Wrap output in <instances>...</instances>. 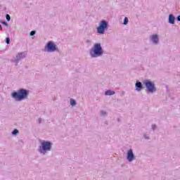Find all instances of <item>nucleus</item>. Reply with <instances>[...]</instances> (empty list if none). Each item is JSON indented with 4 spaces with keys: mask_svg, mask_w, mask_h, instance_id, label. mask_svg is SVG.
Returning a JSON list of instances; mask_svg holds the SVG:
<instances>
[{
    "mask_svg": "<svg viewBox=\"0 0 180 180\" xmlns=\"http://www.w3.org/2000/svg\"><path fill=\"white\" fill-rule=\"evenodd\" d=\"M29 96V91L26 89H20L18 91H14L11 93V97L17 102H22L25 99H27Z\"/></svg>",
    "mask_w": 180,
    "mask_h": 180,
    "instance_id": "f257e3e1",
    "label": "nucleus"
},
{
    "mask_svg": "<svg viewBox=\"0 0 180 180\" xmlns=\"http://www.w3.org/2000/svg\"><path fill=\"white\" fill-rule=\"evenodd\" d=\"M89 55L91 58H98L103 56V49L101 43H96L93 47L89 50Z\"/></svg>",
    "mask_w": 180,
    "mask_h": 180,
    "instance_id": "f03ea898",
    "label": "nucleus"
},
{
    "mask_svg": "<svg viewBox=\"0 0 180 180\" xmlns=\"http://www.w3.org/2000/svg\"><path fill=\"white\" fill-rule=\"evenodd\" d=\"M53 147V143L50 141H43L41 142L38 151L40 154H43L46 155L49 151H51V148Z\"/></svg>",
    "mask_w": 180,
    "mask_h": 180,
    "instance_id": "7ed1b4c3",
    "label": "nucleus"
},
{
    "mask_svg": "<svg viewBox=\"0 0 180 180\" xmlns=\"http://www.w3.org/2000/svg\"><path fill=\"white\" fill-rule=\"evenodd\" d=\"M143 84L146 88L147 92L149 94H154L155 92H157V87H155V83H154V82L146 79L143 82Z\"/></svg>",
    "mask_w": 180,
    "mask_h": 180,
    "instance_id": "20e7f679",
    "label": "nucleus"
},
{
    "mask_svg": "<svg viewBox=\"0 0 180 180\" xmlns=\"http://www.w3.org/2000/svg\"><path fill=\"white\" fill-rule=\"evenodd\" d=\"M44 51L46 53H54V51H60V50L53 41H49L46 43V46H44Z\"/></svg>",
    "mask_w": 180,
    "mask_h": 180,
    "instance_id": "39448f33",
    "label": "nucleus"
},
{
    "mask_svg": "<svg viewBox=\"0 0 180 180\" xmlns=\"http://www.w3.org/2000/svg\"><path fill=\"white\" fill-rule=\"evenodd\" d=\"M108 27L109 22L105 20H102L97 27V33H98V34H105V32L108 30Z\"/></svg>",
    "mask_w": 180,
    "mask_h": 180,
    "instance_id": "423d86ee",
    "label": "nucleus"
},
{
    "mask_svg": "<svg viewBox=\"0 0 180 180\" xmlns=\"http://www.w3.org/2000/svg\"><path fill=\"white\" fill-rule=\"evenodd\" d=\"M26 56H27V53H26V52L18 53L16 57L15 58V59L13 60V62L15 63V65H18L20 60H23V58H26Z\"/></svg>",
    "mask_w": 180,
    "mask_h": 180,
    "instance_id": "0eeeda50",
    "label": "nucleus"
},
{
    "mask_svg": "<svg viewBox=\"0 0 180 180\" xmlns=\"http://www.w3.org/2000/svg\"><path fill=\"white\" fill-rule=\"evenodd\" d=\"M150 41L153 44L157 45L160 43V38H158V34H153L150 36Z\"/></svg>",
    "mask_w": 180,
    "mask_h": 180,
    "instance_id": "6e6552de",
    "label": "nucleus"
},
{
    "mask_svg": "<svg viewBox=\"0 0 180 180\" xmlns=\"http://www.w3.org/2000/svg\"><path fill=\"white\" fill-rule=\"evenodd\" d=\"M134 158H135V156H134V153H133V150L129 149L127 153V160H128L129 162H131V161H133Z\"/></svg>",
    "mask_w": 180,
    "mask_h": 180,
    "instance_id": "1a4fd4ad",
    "label": "nucleus"
},
{
    "mask_svg": "<svg viewBox=\"0 0 180 180\" xmlns=\"http://www.w3.org/2000/svg\"><path fill=\"white\" fill-rule=\"evenodd\" d=\"M135 88H136V91H137L138 92H140V91L143 89V83H141V82L140 81H136L135 84Z\"/></svg>",
    "mask_w": 180,
    "mask_h": 180,
    "instance_id": "9d476101",
    "label": "nucleus"
},
{
    "mask_svg": "<svg viewBox=\"0 0 180 180\" xmlns=\"http://www.w3.org/2000/svg\"><path fill=\"white\" fill-rule=\"evenodd\" d=\"M168 23L170 25H175V16L173 14L169 15Z\"/></svg>",
    "mask_w": 180,
    "mask_h": 180,
    "instance_id": "9b49d317",
    "label": "nucleus"
},
{
    "mask_svg": "<svg viewBox=\"0 0 180 180\" xmlns=\"http://www.w3.org/2000/svg\"><path fill=\"white\" fill-rule=\"evenodd\" d=\"M115 94H116V92H115V91H112V90H107L105 92V96H110L112 95H115Z\"/></svg>",
    "mask_w": 180,
    "mask_h": 180,
    "instance_id": "f8f14e48",
    "label": "nucleus"
},
{
    "mask_svg": "<svg viewBox=\"0 0 180 180\" xmlns=\"http://www.w3.org/2000/svg\"><path fill=\"white\" fill-rule=\"evenodd\" d=\"M107 115H108V112H106V111L105 110L100 111V116H101V117H103V116H106Z\"/></svg>",
    "mask_w": 180,
    "mask_h": 180,
    "instance_id": "ddd939ff",
    "label": "nucleus"
},
{
    "mask_svg": "<svg viewBox=\"0 0 180 180\" xmlns=\"http://www.w3.org/2000/svg\"><path fill=\"white\" fill-rule=\"evenodd\" d=\"M70 105H71V106H75V105H77V101H75V100L71 98L70 99Z\"/></svg>",
    "mask_w": 180,
    "mask_h": 180,
    "instance_id": "4468645a",
    "label": "nucleus"
},
{
    "mask_svg": "<svg viewBox=\"0 0 180 180\" xmlns=\"http://www.w3.org/2000/svg\"><path fill=\"white\" fill-rule=\"evenodd\" d=\"M11 134H13V136H16V134H19V130L15 129L13 130V131L11 132Z\"/></svg>",
    "mask_w": 180,
    "mask_h": 180,
    "instance_id": "2eb2a0df",
    "label": "nucleus"
},
{
    "mask_svg": "<svg viewBox=\"0 0 180 180\" xmlns=\"http://www.w3.org/2000/svg\"><path fill=\"white\" fill-rule=\"evenodd\" d=\"M127 23H129V18L127 17H125L124 18L123 25H127Z\"/></svg>",
    "mask_w": 180,
    "mask_h": 180,
    "instance_id": "dca6fc26",
    "label": "nucleus"
},
{
    "mask_svg": "<svg viewBox=\"0 0 180 180\" xmlns=\"http://www.w3.org/2000/svg\"><path fill=\"white\" fill-rule=\"evenodd\" d=\"M6 19L7 22H11V15L9 14H6Z\"/></svg>",
    "mask_w": 180,
    "mask_h": 180,
    "instance_id": "f3484780",
    "label": "nucleus"
},
{
    "mask_svg": "<svg viewBox=\"0 0 180 180\" xmlns=\"http://www.w3.org/2000/svg\"><path fill=\"white\" fill-rule=\"evenodd\" d=\"M143 139L146 140H150V136H147L146 133L143 134Z\"/></svg>",
    "mask_w": 180,
    "mask_h": 180,
    "instance_id": "a211bd4d",
    "label": "nucleus"
},
{
    "mask_svg": "<svg viewBox=\"0 0 180 180\" xmlns=\"http://www.w3.org/2000/svg\"><path fill=\"white\" fill-rule=\"evenodd\" d=\"M6 44H9V43H11V39L9 37L6 38Z\"/></svg>",
    "mask_w": 180,
    "mask_h": 180,
    "instance_id": "6ab92c4d",
    "label": "nucleus"
},
{
    "mask_svg": "<svg viewBox=\"0 0 180 180\" xmlns=\"http://www.w3.org/2000/svg\"><path fill=\"white\" fill-rule=\"evenodd\" d=\"M34 34H36V31L35 30H32L30 33V36H34Z\"/></svg>",
    "mask_w": 180,
    "mask_h": 180,
    "instance_id": "aec40b11",
    "label": "nucleus"
},
{
    "mask_svg": "<svg viewBox=\"0 0 180 180\" xmlns=\"http://www.w3.org/2000/svg\"><path fill=\"white\" fill-rule=\"evenodd\" d=\"M1 23L4 26H8V22H6V21H1Z\"/></svg>",
    "mask_w": 180,
    "mask_h": 180,
    "instance_id": "412c9836",
    "label": "nucleus"
},
{
    "mask_svg": "<svg viewBox=\"0 0 180 180\" xmlns=\"http://www.w3.org/2000/svg\"><path fill=\"white\" fill-rule=\"evenodd\" d=\"M155 129H157V125L153 124L152 125V130H155Z\"/></svg>",
    "mask_w": 180,
    "mask_h": 180,
    "instance_id": "4be33fe9",
    "label": "nucleus"
},
{
    "mask_svg": "<svg viewBox=\"0 0 180 180\" xmlns=\"http://www.w3.org/2000/svg\"><path fill=\"white\" fill-rule=\"evenodd\" d=\"M86 43L87 44H89V43H91V40H89V39L86 40Z\"/></svg>",
    "mask_w": 180,
    "mask_h": 180,
    "instance_id": "5701e85b",
    "label": "nucleus"
},
{
    "mask_svg": "<svg viewBox=\"0 0 180 180\" xmlns=\"http://www.w3.org/2000/svg\"><path fill=\"white\" fill-rule=\"evenodd\" d=\"M37 123H41V118H39V120H37Z\"/></svg>",
    "mask_w": 180,
    "mask_h": 180,
    "instance_id": "b1692460",
    "label": "nucleus"
},
{
    "mask_svg": "<svg viewBox=\"0 0 180 180\" xmlns=\"http://www.w3.org/2000/svg\"><path fill=\"white\" fill-rule=\"evenodd\" d=\"M0 30H2V25H0Z\"/></svg>",
    "mask_w": 180,
    "mask_h": 180,
    "instance_id": "393cba45",
    "label": "nucleus"
},
{
    "mask_svg": "<svg viewBox=\"0 0 180 180\" xmlns=\"http://www.w3.org/2000/svg\"><path fill=\"white\" fill-rule=\"evenodd\" d=\"M120 119H118V122L120 121Z\"/></svg>",
    "mask_w": 180,
    "mask_h": 180,
    "instance_id": "a878e982",
    "label": "nucleus"
}]
</instances>
